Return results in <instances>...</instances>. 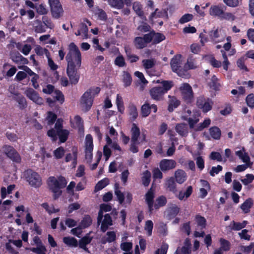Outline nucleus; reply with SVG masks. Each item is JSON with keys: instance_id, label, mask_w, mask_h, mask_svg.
I'll list each match as a JSON object with an SVG mask.
<instances>
[{"instance_id": "nucleus-1", "label": "nucleus", "mask_w": 254, "mask_h": 254, "mask_svg": "<svg viewBox=\"0 0 254 254\" xmlns=\"http://www.w3.org/2000/svg\"><path fill=\"white\" fill-rule=\"evenodd\" d=\"M65 59L67 62L66 74L71 84L78 83L80 74L78 72L81 65V55L77 46L73 42L69 45V51Z\"/></svg>"}, {"instance_id": "nucleus-2", "label": "nucleus", "mask_w": 254, "mask_h": 254, "mask_svg": "<svg viewBox=\"0 0 254 254\" xmlns=\"http://www.w3.org/2000/svg\"><path fill=\"white\" fill-rule=\"evenodd\" d=\"M67 182L65 178L60 176L57 179L54 176L50 177L47 180V184L49 190L53 193V199L57 200L62 194L61 189L64 188Z\"/></svg>"}, {"instance_id": "nucleus-3", "label": "nucleus", "mask_w": 254, "mask_h": 254, "mask_svg": "<svg viewBox=\"0 0 254 254\" xmlns=\"http://www.w3.org/2000/svg\"><path fill=\"white\" fill-rule=\"evenodd\" d=\"M156 83H161L162 86H158L151 88L149 90L150 95L151 98L154 100H162L164 95L173 87V82L171 80L160 81L159 80H157Z\"/></svg>"}, {"instance_id": "nucleus-4", "label": "nucleus", "mask_w": 254, "mask_h": 254, "mask_svg": "<svg viewBox=\"0 0 254 254\" xmlns=\"http://www.w3.org/2000/svg\"><path fill=\"white\" fill-rule=\"evenodd\" d=\"M227 7L223 4L212 5L209 8V14L214 17H217L220 20L234 21L235 16L231 12H225Z\"/></svg>"}, {"instance_id": "nucleus-5", "label": "nucleus", "mask_w": 254, "mask_h": 254, "mask_svg": "<svg viewBox=\"0 0 254 254\" xmlns=\"http://www.w3.org/2000/svg\"><path fill=\"white\" fill-rule=\"evenodd\" d=\"M100 91V88L99 87H93L87 90L81 97V104L83 105V109L85 112H88L91 109L93 102L94 96H92V92L95 94H98Z\"/></svg>"}, {"instance_id": "nucleus-6", "label": "nucleus", "mask_w": 254, "mask_h": 254, "mask_svg": "<svg viewBox=\"0 0 254 254\" xmlns=\"http://www.w3.org/2000/svg\"><path fill=\"white\" fill-rule=\"evenodd\" d=\"M23 176L29 185L33 188H38L42 184L40 175L32 169H29L25 170L24 172Z\"/></svg>"}, {"instance_id": "nucleus-7", "label": "nucleus", "mask_w": 254, "mask_h": 254, "mask_svg": "<svg viewBox=\"0 0 254 254\" xmlns=\"http://www.w3.org/2000/svg\"><path fill=\"white\" fill-rule=\"evenodd\" d=\"M180 90L184 101L188 104L191 103L194 96L191 86L189 83H185L180 87Z\"/></svg>"}, {"instance_id": "nucleus-8", "label": "nucleus", "mask_w": 254, "mask_h": 254, "mask_svg": "<svg viewBox=\"0 0 254 254\" xmlns=\"http://www.w3.org/2000/svg\"><path fill=\"white\" fill-rule=\"evenodd\" d=\"M196 105L203 113H206L212 110L213 102L209 98H206L201 96L197 98Z\"/></svg>"}, {"instance_id": "nucleus-9", "label": "nucleus", "mask_w": 254, "mask_h": 254, "mask_svg": "<svg viewBox=\"0 0 254 254\" xmlns=\"http://www.w3.org/2000/svg\"><path fill=\"white\" fill-rule=\"evenodd\" d=\"M4 154L13 162L17 163H20L21 158L18 152L14 147L10 145L5 144L2 147Z\"/></svg>"}, {"instance_id": "nucleus-10", "label": "nucleus", "mask_w": 254, "mask_h": 254, "mask_svg": "<svg viewBox=\"0 0 254 254\" xmlns=\"http://www.w3.org/2000/svg\"><path fill=\"white\" fill-rule=\"evenodd\" d=\"M51 11L53 17L58 18L63 13V9L59 0H49Z\"/></svg>"}, {"instance_id": "nucleus-11", "label": "nucleus", "mask_w": 254, "mask_h": 254, "mask_svg": "<svg viewBox=\"0 0 254 254\" xmlns=\"http://www.w3.org/2000/svg\"><path fill=\"white\" fill-rule=\"evenodd\" d=\"M93 137L90 134H88L85 137V158L87 159L92 160L93 157Z\"/></svg>"}, {"instance_id": "nucleus-12", "label": "nucleus", "mask_w": 254, "mask_h": 254, "mask_svg": "<svg viewBox=\"0 0 254 254\" xmlns=\"http://www.w3.org/2000/svg\"><path fill=\"white\" fill-rule=\"evenodd\" d=\"M147 34L150 43L152 42L154 45L161 43L166 39V36L163 33L156 32L153 29Z\"/></svg>"}, {"instance_id": "nucleus-13", "label": "nucleus", "mask_w": 254, "mask_h": 254, "mask_svg": "<svg viewBox=\"0 0 254 254\" xmlns=\"http://www.w3.org/2000/svg\"><path fill=\"white\" fill-rule=\"evenodd\" d=\"M133 43L136 49H142L150 43L149 36L147 34H145L143 37H136L134 38Z\"/></svg>"}, {"instance_id": "nucleus-14", "label": "nucleus", "mask_w": 254, "mask_h": 254, "mask_svg": "<svg viewBox=\"0 0 254 254\" xmlns=\"http://www.w3.org/2000/svg\"><path fill=\"white\" fill-rule=\"evenodd\" d=\"M10 59L16 64H28V60L23 57L17 51H11L10 53Z\"/></svg>"}, {"instance_id": "nucleus-15", "label": "nucleus", "mask_w": 254, "mask_h": 254, "mask_svg": "<svg viewBox=\"0 0 254 254\" xmlns=\"http://www.w3.org/2000/svg\"><path fill=\"white\" fill-rule=\"evenodd\" d=\"M176 166V161L172 159H164L159 163V167L163 172L172 170L175 168Z\"/></svg>"}, {"instance_id": "nucleus-16", "label": "nucleus", "mask_w": 254, "mask_h": 254, "mask_svg": "<svg viewBox=\"0 0 254 254\" xmlns=\"http://www.w3.org/2000/svg\"><path fill=\"white\" fill-rule=\"evenodd\" d=\"M26 96L30 100L37 104H41L43 103V99L40 97L39 94L33 89L28 88L25 92Z\"/></svg>"}, {"instance_id": "nucleus-17", "label": "nucleus", "mask_w": 254, "mask_h": 254, "mask_svg": "<svg viewBox=\"0 0 254 254\" xmlns=\"http://www.w3.org/2000/svg\"><path fill=\"white\" fill-rule=\"evenodd\" d=\"M180 57L175 56L171 60L170 65L172 69V71L174 72L177 73L178 75L181 74L182 69L180 65Z\"/></svg>"}, {"instance_id": "nucleus-18", "label": "nucleus", "mask_w": 254, "mask_h": 254, "mask_svg": "<svg viewBox=\"0 0 254 254\" xmlns=\"http://www.w3.org/2000/svg\"><path fill=\"white\" fill-rule=\"evenodd\" d=\"M101 224V231L102 232H105L109 228V226H112L113 220L109 214L104 215V218L102 220Z\"/></svg>"}, {"instance_id": "nucleus-19", "label": "nucleus", "mask_w": 254, "mask_h": 254, "mask_svg": "<svg viewBox=\"0 0 254 254\" xmlns=\"http://www.w3.org/2000/svg\"><path fill=\"white\" fill-rule=\"evenodd\" d=\"M14 96L13 99L18 103V106L21 110H23L27 106V101L24 96L19 93H13Z\"/></svg>"}, {"instance_id": "nucleus-20", "label": "nucleus", "mask_w": 254, "mask_h": 254, "mask_svg": "<svg viewBox=\"0 0 254 254\" xmlns=\"http://www.w3.org/2000/svg\"><path fill=\"white\" fill-rule=\"evenodd\" d=\"M175 130L182 137H186L189 133L188 127L185 123L177 124L175 126Z\"/></svg>"}, {"instance_id": "nucleus-21", "label": "nucleus", "mask_w": 254, "mask_h": 254, "mask_svg": "<svg viewBox=\"0 0 254 254\" xmlns=\"http://www.w3.org/2000/svg\"><path fill=\"white\" fill-rule=\"evenodd\" d=\"M168 97L170 98V100L169 101L168 110L169 112H172L175 109L180 106L181 102L175 96L169 95Z\"/></svg>"}, {"instance_id": "nucleus-22", "label": "nucleus", "mask_w": 254, "mask_h": 254, "mask_svg": "<svg viewBox=\"0 0 254 254\" xmlns=\"http://www.w3.org/2000/svg\"><path fill=\"white\" fill-rule=\"evenodd\" d=\"M92 240V237H90L88 234L82 237L79 241V247L83 249L85 251L89 252L88 249L86 246L90 244Z\"/></svg>"}, {"instance_id": "nucleus-23", "label": "nucleus", "mask_w": 254, "mask_h": 254, "mask_svg": "<svg viewBox=\"0 0 254 254\" xmlns=\"http://www.w3.org/2000/svg\"><path fill=\"white\" fill-rule=\"evenodd\" d=\"M131 132V140L132 141H138V138L140 134L139 128L137 125L133 123L130 130Z\"/></svg>"}, {"instance_id": "nucleus-24", "label": "nucleus", "mask_w": 254, "mask_h": 254, "mask_svg": "<svg viewBox=\"0 0 254 254\" xmlns=\"http://www.w3.org/2000/svg\"><path fill=\"white\" fill-rule=\"evenodd\" d=\"M175 177L176 182L181 184L183 183L187 179V175L186 172L183 170H178L175 173Z\"/></svg>"}, {"instance_id": "nucleus-25", "label": "nucleus", "mask_w": 254, "mask_h": 254, "mask_svg": "<svg viewBox=\"0 0 254 254\" xmlns=\"http://www.w3.org/2000/svg\"><path fill=\"white\" fill-rule=\"evenodd\" d=\"M254 204L253 200L251 198L247 199L240 206L241 209L245 213H249L250 209L252 207Z\"/></svg>"}, {"instance_id": "nucleus-26", "label": "nucleus", "mask_w": 254, "mask_h": 254, "mask_svg": "<svg viewBox=\"0 0 254 254\" xmlns=\"http://www.w3.org/2000/svg\"><path fill=\"white\" fill-rule=\"evenodd\" d=\"M34 30L36 33H41L45 32L46 30V26L40 20H36L34 23Z\"/></svg>"}, {"instance_id": "nucleus-27", "label": "nucleus", "mask_w": 254, "mask_h": 254, "mask_svg": "<svg viewBox=\"0 0 254 254\" xmlns=\"http://www.w3.org/2000/svg\"><path fill=\"white\" fill-rule=\"evenodd\" d=\"M167 200L166 197L164 195H161L158 197L156 200L154 204V209H158L161 207L166 205Z\"/></svg>"}, {"instance_id": "nucleus-28", "label": "nucleus", "mask_w": 254, "mask_h": 254, "mask_svg": "<svg viewBox=\"0 0 254 254\" xmlns=\"http://www.w3.org/2000/svg\"><path fill=\"white\" fill-rule=\"evenodd\" d=\"M92 223V219L89 215H86L81 220L79 226L82 229H85L89 227Z\"/></svg>"}, {"instance_id": "nucleus-29", "label": "nucleus", "mask_w": 254, "mask_h": 254, "mask_svg": "<svg viewBox=\"0 0 254 254\" xmlns=\"http://www.w3.org/2000/svg\"><path fill=\"white\" fill-rule=\"evenodd\" d=\"M209 133L211 136L214 139L218 140L221 135V131L217 127H212L209 128Z\"/></svg>"}, {"instance_id": "nucleus-30", "label": "nucleus", "mask_w": 254, "mask_h": 254, "mask_svg": "<svg viewBox=\"0 0 254 254\" xmlns=\"http://www.w3.org/2000/svg\"><path fill=\"white\" fill-rule=\"evenodd\" d=\"M165 186L167 189L173 193H176L177 191L176 185L173 177H170L165 183Z\"/></svg>"}, {"instance_id": "nucleus-31", "label": "nucleus", "mask_w": 254, "mask_h": 254, "mask_svg": "<svg viewBox=\"0 0 254 254\" xmlns=\"http://www.w3.org/2000/svg\"><path fill=\"white\" fill-rule=\"evenodd\" d=\"M191 243L190 240L187 238L185 240L184 246L180 249L179 248V251L181 254H191Z\"/></svg>"}, {"instance_id": "nucleus-32", "label": "nucleus", "mask_w": 254, "mask_h": 254, "mask_svg": "<svg viewBox=\"0 0 254 254\" xmlns=\"http://www.w3.org/2000/svg\"><path fill=\"white\" fill-rule=\"evenodd\" d=\"M209 87L215 90L219 91L221 86L220 84L218 82V79L214 75L212 76L211 81L208 83Z\"/></svg>"}, {"instance_id": "nucleus-33", "label": "nucleus", "mask_w": 254, "mask_h": 254, "mask_svg": "<svg viewBox=\"0 0 254 254\" xmlns=\"http://www.w3.org/2000/svg\"><path fill=\"white\" fill-rule=\"evenodd\" d=\"M123 82L125 87L129 86L132 83V77L128 71H124L123 75Z\"/></svg>"}, {"instance_id": "nucleus-34", "label": "nucleus", "mask_w": 254, "mask_h": 254, "mask_svg": "<svg viewBox=\"0 0 254 254\" xmlns=\"http://www.w3.org/2000/svg\"><path fill=\"white\" fill-rule=\"evenodd\" d=\"M109 183V180L107 178H105L99 181L95 187L94 191L97 192L102 190L106 187Z\"/></svg>"}, {"instance_id": "nucleus-35", "label": "nucleus", "mask_w": 254, "mask_h": 254, "mask_svg": "<svg viewBox=\"0 0 254 254\" xmlns=\"http://www.w3.org/2000/svg\"><path fill=\"white\" fill-rule=\"evenodd\" d=\"M63 242L70 247H77L78 246V242L74 237H65L63 238Z\"/></svg>"}, {"instance_id": "nucleus-36", "label": "nucleus", "mask_w": 254, "mask_h": 254, "mask_svg": "<svg viewBox=\"0 0 254 254\" xmlns=\"http://www.w3.org/2000/svg\"><path fill=\"white\" fill-rule=\"evenodd\" d=\"M69 131L65 129L62 130H59L58 132V136H59V140L61 143L65 142L68 137Z\"/></svg>"}, {"instance_id": "nucleus-37", "label": "nucleus", "mask_w": 254, "mask_h": 254, "mask_svg": "<svg viewBox=\"0 0 254 254\" xmlns=\"http://www.w3.org/2000/svg\"><path fill=\"white\" fill-rule=\"evenodd\" d=\"M142 184L144 187L149 186L151 181V173L149 171L146 170L143 173V176L141 178Z\"/></svg>"}, {"instance_id": "nucleus-38", "label": "nucleus", "mask_w": 254, "mask_h": 254, "mask_svg": "<svg viewBox=\"0 0 254 254\" xmlns=\"http://www.w3.org/2000/svg\"><path fill=\"white\" fill-rule=\"evenodd\" d=\"M145 202L146 204L154 203V198L155 197L154 191L151 188L146 193L145 195Z\"/></svg>"}, {"instance_id": "nucleus-39", "label": "nucleus", "mask_w": 254, "mask_h": 254, "mask_svg": "<svg viewBox=\"0 0 254 254\" xmlns=\"http://www.w3.org/2000/svg\"><path fill=\"white\" fill-rule=\"evenodd\" d=\"M129 115L132 121H134L138 117V112L136 107L133 104H129L128 106Z\"/></svg>"}, {"instance_id": "nucleus-40", "label": "nucleus", "mask_w": 254, "mask_h": 254, "mask_svg": "<svg viewBox=\"0 0 254 254\" xmlns=\"http://www.w3.org/2000/svg\"><path fill=\"white\" fill-rule=\"evenodd\" d=\"M151 112V107L149 103H145L141 107V114L142 117H146Z\"/></svg>"}, {"instance_id": "nucleus-41", "label": "nucleus", "mask_w": 254, "mask_h": 254, "mask_svg": "<svg viewBox=\"0 0 254 254\" xmlns=\"http://www.w3.org/2000/svg\"><path fill=\"white\" fill-rule=\"evenodd\" d=\"M109 4L114 8L120 9L124 7V1L123 0H108Z\"/></svg>"}, {"instance_id": "nucleus-42", "label": "nucleus", "mask_w": 254, "mask_h": 254, "mask_svg": "<svg viewBox=\"0 0 254 254\" xmlns=\"http://www.w3.org/2000/svg\"><path fill=\"white\" fill-rule=\"evenodd\" d=\"M143 66L146 69L152 68L155 64L156 61L154 59L143 60L142 61Z\"/></svg>"}, {"instance_id": "nucleus-43", "label": "nucleus", "mask_w": 254, "mask_h": 254, "mask_svg": "<svg viewBox=\"0 0 254 254\" xmlns=\"http://www.w3.org/2000/svg\"><path fill=\"white\" fill-rule=\"evenodd\" d=\"M211 123V120L210 119L207 118L204 120L202 123L199 124L195 127V131H201L204 128L207 127Z\"/></svg>"}, {"instance_id": "nucleus-44", "label": "nucleus", "mask_w": 254, "mask_h": 254, "mask_svg": "<svg viewBox=\"0 0 254 254\" xmlns=\"http://www.w3.org/2000/svg\"><path fill=\"white\" fill-rule=\"evenodd\" d=\"M195 221L197 223V226L204 229L206 226V220L205 218L199 215H196L195 217Z\"/></svg>"}, {"instance_id": "nucleus-45", "label": "nucleus", "mask_w": 254, "mask_h": 254, "mask_svg": "<svg viewBox=\"0 0 254 254\" xmlns=\"http://www.w3.org/2000/svg\"><path fill=\"white\" fill-rule=\"evenodd\" d=\"M65 153V150L62 146L59 147L54 150L53 154L54 156L57 159L62 158Z\"/></svg>"}, {"instance_id": "nucleus-46", "label": "nucleus", "mask_w": 254, "mask_h": 254, "mask_svg": "<svg viewBox=\"0 0 254 254\" xmlns=\"http://www.w3.org/2000/svg\"><path fill=\"white\" fill-rule=\"evenodd\" d=\"M157 231L158 233L163 236H166L168 235V229L167 225L164 224L163 222H161L159 224Z\"/></svg>"}, {"instance_id": "nucleus-47", "label": "nucleus", "mask_w": 254, "mask_h": 254, "mask_svg": "<svg viewBox=\"0 0 254 254\" xmlns=\"http://www.w3.org/2000/svg\"><path fill=\"white\" fill-rule=\"evenodd\" d=\"M246 60L247 58H246L244 56L241 57L237 60V64L238 67H239L241 69L244 70L246 71H248L249 69L245 64Z\"/></svg>"}, {"instance_id": "nucleus-48", "label": "nucleus", "mask_w": 254, "mask_h": 254, "mask_svg": "<svg viewBox=\"0 0 254 254\" xmlns=\"http://www.w3.org/2000/svg\"><path fill=\"white\" fill-rule=\"evenodd\" d=\"M30 250L37 254H46L47 252L46 248L44 245L37 246L36 248H31Z\"/></svg>"}, {"instance_id": "nucleus-49", "label": "nucleus", "mask_w": 254, "mask_h": 254, "mask_svg": "<svg viewBox=\"0 0 254 254\" xmlns=\"http://www.w3.org/2000/svg\"><path fill=\"white\" fill-rule=\"evenodd\" d=\"M54 94L55 96L54 98L55 101H59L60 104H62L64 101V97L62 92L59 90H56L54 91Z\"/></svg>"}, {"instance_id": "nucleus-50", "label": "nucleus", "mask_w": 254, "mask_h": 254, "mask_svg": "<svg viewBox=\"0 0 254 254\" xmlns=\"http://www.w3.org/2000/svg\"><path fill=\"white\" fill-rule=\"evenodd\" d=\"M114 63L119 67H124L126 65L124 57L122 55H120L116 58Z\"/></svg>"}, {"instance_id": "nucleus-51", "label": "nucleus", "mask_w": 254, "mask_h": 254, "mask_svg": "<svg viewBox=\"0 0 254 254\" xmlns=\"http://www.w3.org/2000/svg\"><path fill=\"white\" fill-rule=\"evenodd\" d=\"M116 104L119 112L123 113L125 109L124 102L122 97L119 94L117 96Z\"/></svg>"}, {"instance_id": "nucleus-52", "label": "nucleus", "mask_w": 254, "mask_h": 254, "mask_svg": "<svg viewBox=\"0 0 254 254\" xmlns=\"http://www.w3.org/2000/svg\"><path fill=\"white\" fill-rule=\"evenodd\" d=\"M187 64L190 69H195L197 67L195 59L192 55L189 57L187 60Z\"/></svg>"}, {"instance_id": "nucleus-53", "label": "nucleus", "mask_w": 254, "mask_h": 254, "mask_svg": "<svg viewBox=\"0 0 254 254\" xmlns=\"http://www.w3.org/2000/svg\"><path fill=\"white\" fill-rule=\"evenodd\" d=\"M153 228V223L151 220H147L145 224L144 229L147 232V235L149 236H151L152 230Z\"/></svg>"}, {"instance_id": "nucleus-54", "label": "nucleus", "mask_w": 254, "mask_h": 254, "mask_svg": "<svg viewBox=\"0 0 254 254\" xmlns=\"http://www.w3.org/2000/svg\"><path fill=\"white\" fill-rule=\"evenodd\" d=\"M193 18V16L191 14L186 13L183 15L181 18L179 19V22L181 24H184L185 23L191 21Z\"/></svg>"}, {"instance_id": "nucleus-55", "label": "nucleus", "mask_w": 254, "mask_h": 254, "mask_svg": "<svg viewBox=\"0 0 254 254\" xmlns=\"http://www.w3.org/2000/svg\"><path fill=\"white\" fill-rule=\"evenodd\" d=\"M209 36L211 40L215 42V43H218L220 41L218 40H216L217 38H218L220 36L218 29H216L215 30H212L209 32Z\"/></svg>"}, {"instance_id": "nucleus-56", "label": "nucleus", "mask_w": 254, "mask_h": 254, "mask_svg": "<svg viewBox=\"0 0 254 254\" xmlns=\"http://www.w3.org/2000/svg\"><path fill=\"white\" fill-rule=\"evenodd\" d=\"M221 249L224 251H228L230 249V243L224 239L221 238L220 240Z\"/></svg>"}, {"instance_id": "nucleus-57", "label": "nucleus", "mask_w": 254, "mask_h": 254, "mask_svg": "<svg viewBox=\"0 0 254 254\" xmlns=\"http://www.w3.org/2000/svg\"><path fill=\"white\" fill-rule=\"evenodd\" d=\"M209 158L211 160H217L218 162L222 161V155L218 152L212 151L209 155Z\"/></svg>"}, {"instance_id": "nucleus-58", "label": "nucleus", "mask_w": 254, "mask_h": 254, "mask_svg": "<svg viewBox=\"0 0 254 254\" xmlns=\"http://www.w3.org/2000/svg\"><path fill=\"white\" fill-rule=\"evenodd\" d=\"M73 158V163L76 164L77 162V151H74L73 152V154H71V153H68L66 154L65 158V161L66 162H69L71 161Z\"/></svg>"}, {"instance_id": "nucleus-59", "label": "nucleus", "mask_w": 254, "mask_h": 254, "mask_svg": "<svg viewBox=\"0 0 254 254\" xmlns=\"http://www.w3.org/2000/svg\"><path fill=\"white\" fill-rule=\"evenodd\" d=\"M115 195H116L118 200L120 204H122L125 201L124 194L120 190L116 189L115 191Z\"/></svg>"}, {"instance_id": "nucleus-60", "label": "nucleus", "mask_w": 254, "mask_h": 254, "mask_svg": "<svg viewBox=\"0 0 254 254\" xmlns=\"http://www.w3.org/2000/svg\"><path fill=\"white\" fill-rule=\"evenodd\" d=\"M57 119V116L56 114L51 111L48 112L47 120L49 125L54 124Z\"/></svg>"}, {"instance_id": "nucleus-61", "label": "nucleus", "mask_w": 254, "mask_h": 254, "mask_svg": "<svg viewBox=\"0 0 254 254\" xmlns=\"http://www.w3.org/2000/svg\"><path fill=\"white\" fill-rule=\"evenodd\" d=\"M106 236L107 237H106V238L107 239V241H108V243H112L116 240V235L114 231L107 232Z\"/></svg>"}, {"instance_id": "nucleus-62", "label": "nucleus", "mask_w": 254, "mask_h": 254, "mask_svg": "<svg viewBox=\"0 0 254 254\" xmlns=\"http://www.w3.org/2000/svg\"><path fill=\"white\" fill-rule=\"evenodd\" d=\"M254 180V175L252 174H248L246 175V178L241 180L245 185H248Z\"/></svg>"}, {"instance_id": "nucleus-63", "label": "nucleus", "mask_w": 254, "mask_h": 254, "mask_svg": "<svg viewBox=\"0 0 254 254\" xmlns=\"http://www.w3.org/2000/svg\"><path fill=\"white\" fill-rule=\"evenodd\" d=\"M151 29L150 26L147 23H143L142 25L138 26L137 29L141 32H147L151 31Z\"/></svg>"}, {"instance_id": "nucleus-64", "label": "nucleus", "mask_w": 254, "mask_h": 254, "mask_svg": "<svg viewBox=\"0 0 254 254\" xmlns=\"http://www.w3.org/2000/svg\"><path fill=\"white\" fill-rule=\"evenodd\" d=\"M247 104L250 108L254 107V94L252 93L247 96L246 99Z\"/></svg>"}]
</instances>
